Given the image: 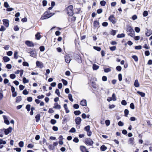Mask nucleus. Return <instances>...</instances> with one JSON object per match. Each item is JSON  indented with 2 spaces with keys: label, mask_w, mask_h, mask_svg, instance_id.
Wrapping results in <instances>:
<instances>
[{
  "label": "nucleus",
  "mask_w": 152,
  "mask_h": 152,
  "mask_svg": "<svg viewBox=\"0 0 152 152\" xmlns=\"http://www.w3.org/2000/svg\"><path fill=\"white\" fill-rule=\"evenodd\" d=\"M126 31L127 34L132 37H133L134 35V32L133 29L130 26L128 25L126 27Z\"/></svg>",
  "instance_id": "nucleus-1"
},
{
  "label": "nucleus",
  "mask_w": 152,
  "mask_h": 152,
  "mask_svg": "<svg viewBox=\"0 0 152 152\" xmlns=\"http://www.w3.org/2000/svg\"><path fill=\"white\" fill-rule=\"evenodd\" d=\"M54 14V13H49L48 12H46L44 13V15L42 16L40 19V20H43L49 18L52 16Z\"/></svg>",
  "instance_id": "nucleus-2"
},
{
  "label": "nucleus",
  "mask_w": 152,
  "mask_h": 152,
  "mask_svg": "<svg viewBox=\"0 0 152 152\" xmlns=\"http://www.w3.org/2000/svg\"><path fill=\"white\" fill-rule=\"evenodd\" d=\"M73 6L72 5H70L66 8L67 13L70 16H72L73 15Z\"/></svg>",
  "instance_id": "nucleus-3"
},
{
  "label": "nucleus",
  "mask_w": 152,
  "mask_h": 152,
  "mask_svg": "<svg viewBox=\"0 0 152 152\" xmlns=\"http://www.w3.org/2000/svg\"><path fill=\"white\" fill-rule=\"evenodd\" d=\"M109 20L112 23H115L116 22V20L114 15H112L110 16L108 18Z\"/></svg>",
  "instance_id": "nucleus-4"
},
{
  "label": "nucleus",
  "mask_w": 152,
  "mask_h": 152,
  "mask_svg": "<svg viewBox=\"0 0 152 152\" xmlns=\"http://www.w3.org/2000/svg\"><path fill=\"white\" fill-rule=\"evenodd\" d=\"M85 143L86 144L91 145L93 144L94 142L91 139L87 138L86 139Z\"/></svg>",
  "instance_id": "nucleus-5"
},
{
  "label": "nucleus",
  "mask_w": 152,
  "mask_h": 152,
  "mask_svg": "<svg viewBox=\"0 0 152 152\" xmlns=\"http://www.w3.org/2000/svg\"><path fill=\"white\" fill-rule=\"evenodd\" d=\"M4 132L6 135L8 134L9 133H11L12 130V128L11 127H10L7 129H4Z\"/></svg>",
  "instance_id": "nucleus-6"
},
{
  "label": "nucleus",
  "mask_w": 152,
  "mask_h": 152,
  "mask_svg": "<svg viewBox=\"0 0 152 152\" xmlns=\"http://www.w3.org/2000/svg\"><path fill=\"white\" fill-rule=\"evenodd\" d=\"M65 60L67 63H69L72 60L71 58L68 55L65 56Z\"/></svg>",
  "instance_id": "nucleus-7"
},
{
  "label": "nucleus",
  "mask_w": 152,
  "mask_h": 152,
  "mask_svg": "<svg viewBox=\"0 0 152 152\" xmlns=\"http://www.w3.org/2000/svg\"><path fill=\"white\" fill-rule=\"evenodd\" d=\"M25 44L26 45L30 47H33L34 45L33 43L29 41H26L25 42Z\"/></svg>",
  "instance_id": "nucleus-8"
},
{
  "label": "nucleus",
  "mask_w": 152,
  "mask_h": 152,
  "mask_svg": "<svg viewBox=\"0 0 152 152\" xmlns=\"http://www.w3.org/2000/svg\"><path fill=\"white\" fill-rule=\"evenodd\" d=\"M4 25L7 27L9 26V21L7 19H3L2 20Z\"/></svg>",
  "instance_id": "nucleus-9"
},
{
  "label": "nucleus",
  "mask_w": 152,
  "mask_h": 152,
  "mask_svg": "<svg viewBox=\"0 0 152 152\" xmlns=\"http://www.w3.org/2000/svg\"><path fill=\"white\" fill-rule=\"evenodd\" d=\"M36 64L37 66L40 68H42L43 67V63L39 61H36Z\"/></svg>",
  "instance_id": "nucleus-10"
},
{
  "label": "nucleus",
  "mask_w": 152,
  "mask_h": 152,
  "mask_svg": "<svg viewBox=\"0 0 152 152\" xmlns=\"http://www.w3.org/2000/svg\"><path fill=\"white\" fill-rule=\"evenodd\" d=\"M81 121V119L79 117H77L75 119L76 124L77 125H79L80 124Z\"/></svg>",
  "instance_id": "nucleus-11"
},
{
  "label": "nucleus",
  "mask_w": 152,
  "mask_h": 152,
  "mask_svg": "<svg viewBox=\"0 0 152 152\" xmlns=\"http://www.w3.org/2000/svg\"><path fill=\"white\" fill-rule=\"evenodd\" d=\"M152 34V31L151 30L147 29L146 31L145 34L147 36H150Z\"/></svg>",
  "instance_id": "nucleus-12"
},
{
  "label": "nucleus",
  "mask_w": 152,
  "mask_h": 152,
  "mask_svg": "<svg viewBox=\"0 0 152 152\" xmlns=\"http://www.w3.org/2000/svg\"><path fill=\"white\" fill-rule=\"evenodd\" d=\"M3 118L4 119V123L7 125L9 124H10V122L8 120L7 117L5 115H4Z\"/></svg>",
  "instance_id": "nucleus-13"
},
{
  "label": "nucleus",
  "mask_w": 152,
  "mask_h": 152,
  "mask_svg": "<svg viewBox=\"0 0 152 152\" xmlns=\"http://www.w3.org/2000/svg\"><path fill=\"white\" fill-rule=\"evenodd\" d=\"M80 103L83 106H86L87 105L86 101L85 99H83L80 102Z\"/></svg>",
  "instance_id": "nucleus-14"
},
{
  "label": "nucleus",
  "mask_w": 152,
  "mask_h": 152,
  "mask_svg": "<svg viewBox=\"0 0 152 152\" xmlns=\"http://www.w3.org/2000/svg\"><path fill=\"white\" fill-rule=\"evenodd\" d=\"M134 85L136 87H138L140 86V83L136 79L135 80L134 83Z\"/></svg>",
  "instance_id": "nucleus-15"
},
{
  "label": "nucleus",
  "mask_w": 152,
  "mask_h": 152,
  "mask_svg": "<svg viewBox=\"0 0 152 152\" xmlns=\"http://www.w3.org/2000/svg\"><path fill=\"white\" fill-rule=\"evenodd\" d=\"M80 148L82 152H86L87 150L86 148L84 146H81Z\"/></svg>",
  "instance_id": "nucleus-16"
},
{
  "label": "nucleus",
  "mask_w": 152,
  "mask_h": 152,
  "mask_svg": "<svg viewBox=\"0 0 152 152\" xmlns=\"http://www.w3.org/2000/svg\"><path fill=\"white\" fill-rule=\"evenodd\" d=\"M134 139L133 137L130 138H129V144H132V145H133L134 144Z\"/></svg>",
  "instance_id": "nucleus-17"
},
{
  "label": "nucleus",
  "mask_w": 152,
  "mask_h": 152,
  "mask_svg": "<svg viewBox=\"0 0 152 152\" xmlns=\"http://www.w3.org/2000/svg\"><path fill=\"white\" fill-rule=\"evenodd\" d=\"M40 115L39 114H37L35 116V118L36 119V122H38L39 121L40 119Z\"/></svg>",
  "instance_id": "nucleus-18"
},
{
  "label": "nucleus",
  "mask_w": 152,
  "mask_h": 152,
  "mask_svg": "<svg viewBox=\"0 0 152 152\" xmlns=\"http://www.w3.org/2000/svg\"><path fill=\"white\" fill-rule=\"evenodd\" d=\"M54 106L53 107V108L56 109H60L61 108V106L59 105L57 103H56L54 104Z\"/></svg>",
  "instance_id": "nucleus-19"
},
{
  "label": "nucleus",
  "mask_w": 152,
  "mask_h": 152,
  "mask_svg": "<svg viewBox=\"0 0 152 152\" xmlns=\"http://www.w3.org/2000/svg\"><path fill=\"white\" fill-rule=\"evenodd\" d=\"M3 59L4 62H7L10 60V58L7 56H4L3 58Z\"/></svg>",
  "instance_id": "nucleus-20"
},
{
  "label": "nucleus",
  "mask_w": 152,
  "mask_h": 152,
  "mask_svg": "<svg viewBox=\"0 0 152 152\" xmlns=\"http://www.w3.org/2000/svg\"><path fill=\"white\" fill-rule=\"evenodd\" d=\"M29 53L30 54L31 56L34 57L36 55V51H31Z\"/></svg>",
  "instance_id": "nucleus-21"
},
{
  "label": "nucleus",
  "mask_w": 152,
  "mask_h": 152,
  "mask_svg": "<svg viewBox=\"0 0 152 152\" xmlns=\"http://www.w3.org/2000/svg\"><path fill=\"white\" fill-rule=\"evenodd\" d=\"M40 33L38 32L37 33V34H36L35 35V37H36V39L37 40L39 39L41 37V36L40 35Z\"/></svg>",
  "instance_id": "nucleus-22"
},
{
  "label": "nucleus",
  "mask_w": 152,
  "mask_h": 152,
  "mask_svg": "<svg viewBox=\"0 0 152 152\" xmlns=\"http://www.w3.org/2000/svg\"><path fill=\"white\" fill-rule=\"evenodd\" d=\"M99 23L97 21H95L94 22V26L95 27H97L99 26Z\"/></svg>",
  "instance_id": "nucleus-23"
},
{
  "label": "nucleus",
  "mask_w": 152,
  "mask_h": 152,
  "mask_svg": "<svg viewBox=\"0 0 152 152\" xmlns=\"http://www.w3.org/2000/svg\"><path fill=\"white\" fill-rule=\"evenodd\" d=\"M99 68V66L95 64H94L93 65V69L94 70H97Z\"/></svg>",
  "instance_id": "nucleus-24"
},
{
  "label": "nucleus",
  "mask_w": 152,
  "mask_h": 152,
  "mask_svg": "<svg viewBox=\"0 0 152 152\" xmlns=\"http://www.w3.org/2000/svg\"><path fill=\"white\" fill-rule=\"evenodd\" d=\"M107 149V147L105 146L104 145H102L100 148V149L102 151H105Z\"/></svg>",
  "instance_id": "nucleus-25"
},
{
  "label": "nucleus",
  "mask_w": 152,
  "mask_h": 152,
  "mask_svg": "<svg viewBox=\"0 0 152 152\" xmlns=\"http://www.w3.org/2000/svg\"><path fill=\"white\" fill-rule=\"evenodd\" d=\"M137 93L140 95L142 97H144L145 95V94L144 93L140 92V91H137Z\"/></svg>",
  "instance_id": "nucleus-26"
},
{
  "label": "nucleus",
  "mask_w": 152,
  "mask_h": 152,
  "mask_svg": "<svg viewBox=\"0 0 152 152\" xmlns=\"http://www.w3.org/2000/svg\"><path fill=\"white\" fill-rule=\"evenodd\" d=\"M125 36V34L122 33L121 34H118L117 35V37L118 38H121L124 37Z\"/></svg>",
  "instance_id": "nucleus-27"
},
{
  "label": "nucleus",
  "mask_w": 152,
  "mask_h": 152,
  "mask_svg": "<svg viewBox=\"0 0 152 152\" xmlns=\"http://www.w3.org/2000/svg\"><path fill=\"white\" fill-rule=\"evenodd\" d=\"M18 52L17 51H15L14 53V58L17 59L18 58Z\"/></svg>",
  "instance_id": "nucleus-28"
},
{
  "label": "nucleus",
  "mask_w": 152,
  "mask_h": 152,
  "mask_svg": "<svg viewBox=\"0 0 152 152\" xmlns=\"http://www.w3.org/2000/svg\"><path fill=\"white\" fill-rule=\"evenodd\" d=\"M23 82L24 83H28L29 80L26 79L25 77L23 78Z\"/></svg>",
  "instance_id": "nucleus-29"
},
{
  "label": "nucleus",
  "mask_w": 152,
  "mask_h": 152,
  "mask_svg": "<svg viewBox=\"0 0 152 152\" xmlns=\"http://www.w3.org/2000/svg\"><path fill=\"white\" fill-rule=\"evenodd\" d=\"M132 58L135 61L137 62L138 61V58L137 57L135 56L134 55L132 56Z\"/></svg>",
  "instance_id": "nucleus-30"
},
{
  "label": "nucleus",
  "mask_w": 152,
  "mask_h": 152,
  "mask_svg": "<svg viewBox=\"0 0 152 152\" xmlns=\"http://www.w3.org/2000/svg\"><path fill=\"white\" fill-rule=\"evenodd\" d=\"M84 130L87 132L90 130V126L89 125L85 127Z\"/></svg>",
  "instance_id": "nucleus-31"
},
{
  "label": "nucleus",
  "mask_w": 152,
  "mask_h": 152,
  "mask_svg": "<svg viewBox=\"0 0 152 152\" xmlns=\"http://www.w3.org/2000/svg\"><path fill=\"white\" fill-rule=\"evenodd\" d=\"M21 100V97L20 96H18L16 98V101L17 102H20Z\"/></svg>",
  "instance_id": "nucleus-32"
},
{
  "label": "nucleus",
  "mask_w": 152,
  "mask_h": 152,
  "mask_svg": "<svg viewBox=\"0 0 152 152\" xmlns=\"http://www.w3.org/2000/svg\"><path fill=\"white\" fill-rule=\"evenodd\" d=\"M101 5L102 6H104L106 4V2L104 1H102L100 2Z\"/></svg>",
  "instance_id": "nucleus-33"
},
{
  "label": "nucleus",
  "mask_w": 152,
  "mask_h": 152,
  "mask_svg": "<svg viewBox=\"0 0 152 152\" xmlns=\"http://www.w3.org/2000/svg\"><path fill=\"white\" fill-rule=\"evenodd\" d=\"M68 98L69 100L71 102H72L73 101V99L72 98V96L71 94H69L68 95Z\"/></svg>",
  "instance_id": "nucleus-34"
},
{
  "label": "nucleus",
  "mask_w": 152,
  "mask_h": 152,
  "mask_svg": "<svg viewBox=\"0 0 152 152\" xmlns=\"http://www.w3.org/2000/svg\"><path fill=\"white\" fill-rule=\"evenodd\" d=\"M74 114L76 115H79L81 113V112L79 110H76L74 111Z\"/></svg>",
  "instance_id": "nucleus-35"
},
{
  "label": "nucleus",
  "mask_w": 152,
  "mask_h": 152,
  "mask_svg": "<svg viewBox=\"0 0 152 152\" xmlns=\"http://www.w3.org/2000/svg\"><path fill=\"white\" fill-rule=\"evenodd\" d=\"M93 48L95 50L99 51H100L101 50V48L99 47L94 46Z\"/></svg>",
  "instance_id": "nucleus-36"
},
{
  "label": "nucleus",
  "mask_w": 152,
  "mask_h": 152,
  "mask_svg": "<svg viewBox=\"0 0 152 152\" xmlns=\"http://www.w3.org/2000/svg\"><path fill=\"white\" fill-rule=\"evenodd\" d=\"M61 81H62V82H63V84L64 85L66 86L67 85V82L66 80H65L64 79H62L61 80Z\"/></svg>",
  "instance_id": "nucleus-37"
},
{
  "label": "nucleus",
  "mask_w": 152,
  "mask_h": 152,
  "mask_svg": "<svg viewBox=\"0 0 152 152\" xmlns=\"http://www.w3.org/2000/svg\"><path fill=\"white\" fill-rule=\"evenodd\" d=\"M24 143L23 141H21L19 143V145L20 147H23V146Z\"/></svg>",
  "instance_id": "nucleus-38"
},
{
  "label": "nucleus",
  "mask_w": 152,
  "mask_h": 152,
  "mask_svg": "<svg viewBox=\"0 0 152 152\" xmlns=\"http://www.w3.org/2000/svg\"><path fill=\"white\" fill-rule=\"evenodd\" d=\"M105 123L107 126H108L110 124V121L109 120H107L105 121Z\"/></svg>",
  "instance_id": "nucleus-39"
},
{
  "label": "nucleus",
  "mask_w": 152,
  "mask_h": 152,
  "mask_svg": "<svg viewBox=\"0 0 152 152\" xmlns=\"http://www.w3.org/2000/svg\"><path fill=\"white\" fill-rule=\"evenodd\" d=\"M104 70L105 72H108L110 71L111 69L109 68H107L106 69L104 68Z\"/></svg>",
  "instance_id": "nucleus-40"
},
{
  "label": "nucleus",
  "mask_w": 152,
  "mask_h": 152,
  "mask_svg": "<svg viewBox=\"0 0 152 152\" xmlns=\"http://www.w3.org/2000/svg\"><path fill=\"white\" fill-rule=\"evenodd\" d=\"M55 93L58 95V96H60V94L59 91L58 89H56V91H55Z\"/></svg>",
  "instance_id": "nucleus-41"
},
{
  "label": "nucleus",
  "mask_w": 152,
  "mask_h": 152,
  "mask_svg": "<svg viewBox=\"0 0 152 152\" xmlns=\"http://www.w3.org/2000/svg\"><path fill=\"white\" fill-rule=\"evenodd\" d=\"M6 30V28L3 26H1L0 28V31H3Z\"/></svg>",
  "instance_id": "nucleus-42"
},
{
  "label": "nucleus",
  "mask_w": 152,
  "mask_h": 152,
  "mask_svg": "<svg viewBox=\"0 0 152 152\" xmlns=\"http://www.w3.org/2000/svg\"><path fill=\"white\" fill-rule=\"evenodd\" d=\"M16 77L15 75L13 74H11L10 75V77L12 79H14Z\"/></svg>",
  "instance_id": "nucleus-43"
},
{
  "label": "nucleus",
  "mask_w": 152,
  "mask_h": 152,
  "mask_svg": "<svg viewBox=\"0 0 152 152\" xmlns=\"http://www.w3.org/2000/svg\"><path fill=\"white\" fill-rule=\"evenodd\" d=\"M148 14V12L147 11H144L143 13V16L144 17H146L147 16Z\"/></svg>",
  "instance_id": "nucleus-44"
},
{
  "label": "nucleus",
  "mask_w": 152,
  "mask_h": 152,
  "mask_svg": "<svg viewBox=\"0 0 152 152\" xmlns=\"http://www.w3.org/2000/svg\"><path fill=\"white\" fill-rule=\"evenodd\" d=\"M30 107L31 105L30 104H27L26 106V108L28 111H30Z\"/></svg>",
  "instance_id": "nucleus-45"
},
{
  "label": "nucleus",
  "mask_w": 152,
  "mask_h": 152,
  "mask_svg": "<svg viewBox=\"0 0 152 152\" xmlns=\"http://www.w3.org/2000/svg\"><path fill=\"white\" fill-rule=\"evenodd\" d=\"M6 143V142L5 141H4L0 139V145L2 144H5Z\"/></svg>",
  "instance_id": "nucleus-46"
},
{
  "label": "nucleus",
  "mask_w": 152,
  "mask_h": 152,
  "mask_svg": "<svg viewBox=\"0 0 152 152\" xmlns=\"http://www.w3.org/2000/svg\"><path fill=\"white\" fill-rule=\"evenodd\" d=\"M112 99V100L114 101H115L116 100V96L114 93H113V94Z\"/></svg>",
  "instance_id": "nucleus-47"
},
{
  "label": "nucleus",
  "mask_w": 152,
  "mask_h": 152,
  "mask_svg": "<svg viewBox=\"0 0 152 152\" xmlns=\"http://www.w3.org/2000/svg\"><path fill=\"white\" fill-rule=\"evenodd\" d=\"M118 80L120 81H121L122 80V76L121 74H119L118 75Z\"/></svg>",
  "instance_id": "nucleus-48"
},
{
  "label": "nucleus",
  "mask_w": 152,
  "mask_h": 152,
  "mask_svg": "<svg viewBox=\"0 0 152 152\" xmlns=\"http://www.w3.org/2000/svg\"><path fill=\"white\" fill-rule=\"evenodd\" d=\"M76 130L74 128H72L70 130L69 132L72 133H74L75 132Z\"/></svg>",
  "instance_id": "nucleus-49"
},
{
  "label": "nucleus",
  "mask_w": 152,
  "mask_h": 152,
  "mask_svg": "<svg viewBox=\"0 0 152 152\" xmlns=\"http://www.w3.org/2000/svg\"><path fill=\"white\" fill-rule=\"evenodd\" d=\"M23 65L24 66H29V64L27 62H23Z\"/></svg>",
  "instance_id": "nucleus-50"
},
{
  "label": "nucleus",
  "mask_w": 152,
  "mask_h": 152,
  "mask_svg": "<svg viewBox=\"0 0 152 152\" xmlns=\"http://www.w3.org/2000/svg\"><path fill=\"white\" fill-rule=\"evenodd\" d=\"M129 111L127 109H125L124 110V113L125 116H127L129 114Z\"/></svg>",
  "instance_id": "nucleus-51"
},
{
  "label": "nucleus",
  "mask_w": 152,
  "mask_h": 152,
  "mask_svg": "<svg viewBox=\"0 0 152 152\" xmlns=\"http://www.w3.org/2000/svg\"><path fill=\"white\" fill-rule=\"evenodd\" d=\"M121 103L122 105H126L127 104L126 102L124 100H123L121 101Z\"/></svg>",
  "instance_id": "nucleus-52"
},
{
  "label": "nucleus",
  "mask_w": 152,
  "mask_h": 152,
  "mask_svg": "<svg viewBox=\"0 0 152 152\" xmlns=\"http://www.w3.org/2000/svg\"><path fill=\"white\" fill-rule=\"evenodd\" d=\"M73 141L76 143H77L79 142V140L77 137H75L73 139Z\"/></svg>",
  "instance_id": "nucleus-53"
},
{
  "label": "nucleus",
  "mask_w": 152,
  "mask_h": 152,
  "mask_svg": "<svg viewBox=\"0 0 152 152\" xmlns=\"http://www.w3.org/2000/svg\"><path fill=\"white\" fill-rule=\"evenodd\" d=\"M4 6L6 8H8L9 7V5L7 2H5L4 3Z\"/></svg>",
  "instance_id": "nucleus-54"
},
{
  "label": "nucleus",
  "mask_w": 152,
  "mask_h": 152,
  "mask_svg": "<svg viewBox=\"0 0 152 152\" xmlns=\"http://www.w3.org/2000/svg\"><path fill=\"white\" fill-rule=\"evenodd\" d=\"M134 29H135V30L136 31V32L137 33H139L140 31V28L139 27H135Z\"/></svg>",
  "instance_id": "nucleus-55"
},
{
  "label": "nucleus",
  "mask_w": 152,
  "mask_h": 152,
  "mask_svg": "<svg viewBox=\"0 0 152 152\" xmlns=\"http://www.w3.org/2000/svg\"><path fill=\"white\" fill-rule=\"evenodd\" d=\"M116 33V31L114 30H112L111 31V35L114 36L115 35Z\"/></svg>",
  "instance_id": "nucleus-56"
},
{
  "label": "nucleus",
  "mask_w": 152,
  "mask_h": 152,
  "mask_svg": "<svg viewBox=\"0 0 152 152\" xmlns=\"http://www.w3.org/2000/svg\"><path fill=\"white\" fill-rule=\"evenodd\" d=\"M19 87L20 90L21 91L24 89L25 87L23 85H20L19 86Z\"/></svg>",
  "instance_id": "nucleus-57"
},
{
  "label": "nucleus",
  "mask_w": 152,
  "mask_h": 152,
  "mask_svg": "<svg viewBox=\"0 0 152 152\" xmlns=\"http://www.w3.org/2000/svg\"><path fill=\"white\" fill-rule=\"evenodd\" d=\"M79 105L77 104H75L73 105V107L75 109H77L79 108Z\"/></svg>",
  "instance_id": "nucleus-58"
},
{
  "label": "nucleus",
  "mask_w": 152,
  "mask_h": 152,
  "mask_svg": "<svg viewBox=\"0 0 152 152\" xmlns=\"http://www.w3.org/2000/svg\"><path fill=\"white\" fill-rule=\"evenodd\" d=\"M130 107L132 109H134V104L133 103H132L130 104Z\"/></svg>",
  "instance_id": "nucleus-59"
},
{
  "label": "nucleus",
  "mask_w": 152,
  "mask_h": 152,
  "mask_svg": "<svg viewBox=\"0 0 152 152\" xmlns=\"http://www.w3.org/2000/svg\"><path fill=\"white\" fill-rule=\"evenodd\" d=\"M116 69L118 71H120L121 70V67L120 66H118L116 67Z\"/></svg>",
  "instance_id": "nucleus-60"
},
{
  "label": "nucleus",
  "mask_w": 152,
  "mask_h": 152,
  "mask_svg": "<svg viewBox=\"0 0 152 152\" xmlns=\"http://www.w3.org/2000/svg\"><path fill=\"white\" fill-rule=\"evenodd\" d=\"M116 49V47L114 46L110 47V49L111 51H114Z\"/></svg>",
  "instance_id": "nucleus-61"
},
{
  "label": "nucleus",
  "mask_w": 152,
  "mask_h": 152,
  "mask_svg": "<svg viewBox=\"0 0 152 152\" xmlns=\"http://www.w3.org/2000/svg\"><path fill=\"white\" fill-rule=\"evenodd\" d=\"M28 92L27 91V90L25 89L23 91V94L24 95H27L28 94Z\"/></svg>",
  "instance_id": "nucleus-62"
},
{
  "label": "nucleus",
  "mask_w": 152,
  "mask_h": 152,
  "mask_svg": "<svg viewBox=\"0 0 152 152\" xmlns=\"http://www.w3.org/2000/svg\"><path fill=\"white\" fill-rule=\"evenodd\" d=\"M12 54V51H9L7 53V55L8 56H11Z\"/></svg>",
  "instance_id": "nucleus-63"
},
{
  "label": "nucleus",
  "mask_w": 152,
  "mask_h": 152,
  "mask_svg": "<svg viewBox=\"0 0 152 152\" xmlns=\"http://www.w3.org/2000/svg\"><path fill=\"white\" fill-rule=\"evenodd\" d=\"M50 122L52 124H54L56 123V121L54 119H51Z\"/></svg>",
  "instance_id": "nucleus-64"
}]
</instances>
